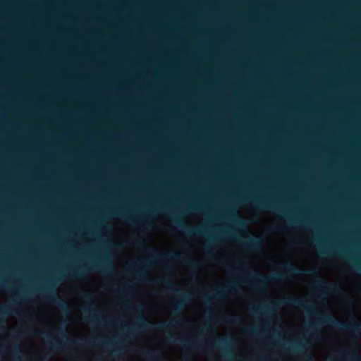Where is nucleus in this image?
<instances>
[{
  "mask_svg": "<svg viewBox=\"0 0 361 361\" xmlns=\"http://www.w3.org/2000/svg\"><path fill=\"white\" fill-rule=\"evenodd\" d=\"M137 322L139 324V327L142 329H149L152 325L149 319L142 316L137 318Z\"/></svg>",
  "mask_w": 361,
  "mask_h": 361,
  "instance_id": "21",
  "label": "nucleus"
},
{
  "mask_svg": "<svg viewBox=\"0 0 361 361\" xmlns=\"http://www.w3.org/2000/svg\"><path fill=\"white\" fill-rule=\"evenodd\" d=\"M10 307L8 305H4L0 307V314L7 315L9 314Z\"/></svg>",
  "mask_w": 361,
  "mask_h": 361,
  "instance_id": "28",
  "label": "nucleus"
},
{
  "mask_svg": "<svg viewBox=\"0 0 361 361\" xmlns=\"http://www.w3.org/2000/svg\"><path fill=\"white\" fill-rule=\"evenodd\" d=\"M314 284L317 288H321L325 287V283L320 279H317L314 281Z\"/></svg>",
  "mask_w": 361,
  "mask_h": 361,
  "instance_id": "29",
  "label": "nucleus"
},
{
  "mask_svg": "<svg viewBox=\"0 0 361 361\" xmlns=\"http://www.w3.org/2000/svg\"><path fill=\"white\" fill-rule=\"evenodd\" d=\"M322 317L317 322L310 324V329L314 331L318 325L320 324H330L337 329L353 332L356 334H361V324L355 322V318H353L354 322L350 324H345L343 322L335 318L333 314L330 313L321 312Z\"/></svg>",
  "mask_w": 361,
  "mask_h": 361,
  "instance_id": "2",
  "label": "nucleus"
},
{
  "mask_svg": "<svg viewBox=\"0 0 361 361\" xmlns=\"http://www.w3.org/2000/svg\"><path fill=\"white\" fill-rule=\"evenodd\" d=\"M328 289L330 293L336 294L341 292V287L340 285L331 284L328 287Z\"/></svg>",
  "mask_w": 361,
  "mask_h": 361,
  "instance_id": "26",
  "label": "nucleus"
},
{
  "mask_svg": "<svg viewBox=\"0 0 361 361\" xmlns=\"http://www.w3.org/2000/svg\"><path fill=\"white\" fill-rule=\"evenodd\" d=\"M113 214L119 215L120 216H122V217H125L127 222L134 224H136L137 223V221L133 216H126L125 214H123L122 212H113Z\"/></svg>",
  "mask_w": 361,
  "mask_h": 361,
  "instance_id": "25",
  "label": "nucleus"
},
{
  "mask_svg": "<svg viewBox=\"0 0 361 361\" xmlns=\"http://www.w3.org/2000/svg\"><path fill=\"white\" fill-rule=\"evenodd\" d=\"M288 346L293 352L302 353L306 358L312 359L311 354L305 351L307 347V343L306 341L295 343L288 342Z\"/></svg>",
  "mask_w": 361,
  "mask_h": 361,
  "instance_id": "17",
  "label": "nucleus"
},
{
  "mask_svg": "<svg viewBox=\"0 0 361 361\" xmlns=\"http://www.w3.org/2000/svg\"><path fill=\"white\" fill-rule=\"evenodd\" d=\"M101 343L102 344V345H104V346H109V345H112L113 343H111V342H107V341H102Z\"/></svg>",
  "mask_w": 361,
  "mask_h": 361,
  "instance_id": "37",
  "label": "nucleus"
},
{
  "mask_svg": "<svg viewBox=\"0 0 361 361\" xmlns=\"http://www.w3.org/2000/svg\"><path fill=\"white\" fill-rule=\"evenodd\" d=\"M184 322L185 320L183 318H180V319H175L171 320L168 324H154V326L157 329L167 331L170 329V327L177 326Z\"/></svg>",
  "mask_w": 361,
  "mask_h": 361,
  "instance_id": "18",
  "label": "nucleus"
},
{
  "mask_svg": "<svg viewBox=\"0 0 361 361\" xmlns=\"http://www.w3.org/2000/svg\"><path fill=\"white\" fill-rule=\"evenodd\" d=\"M345 355L348 357H356L357 359L360 358L359 355H357V352L355 350L350 349L345 353Z\"/></svg>",
  "mask_w": 361,
  "mask_h": 361,
  "instance_id": "27",
  "label": "nucleus"
},
{
  "mask_svg": "<svg viewBox=\"0 0 361 361\" xmlns=\"http://www.w3.org/2000/svg\"><path fill=\"white\" fill-rule=\"evenodd\" d=\"M87 321H89L92 324H95L97 322H99V321L97 318H92L91 319H87L85 318Z\"/></svg>",
  "mask_w": 361,
  "mask_h": 361,
  "instance_id": "36",
  "label": "nucleus"
},
{
  "mask_svg": "<svg viewBox=\"0 0 361 361\" xmlns=\"http://www.w3.org/2000/svg\"><path fill=\"white\" fill-rule=\"evenodd\" d=\"M87 269L101 271L103 273L115 272V268L112 265L109 258L105 256L96 262H92L88 267H80L75 269H71L68 271V273L71 278L78 279L82 277Z\"/></svg>",
  "mask_w": 361,
  "mask_h": 361,
  "instance_id": "4",
  "label": "nucleus"
},
{
  "mask_svg": "<svg viewBox=\"0 0 361 361\" xmlns=\"http://www.w3.org/2000/svg\"><path fill=\"white\" fill-rule=\"evenodd\" d=\"M237 283L236 281H232L230 282L231 284L225 285L224 286V288L222 290H217L215 295H212V291H207L204 293H202L200 295V298L205 302L207 305H211L214 303V300L223 297L226 293L228 291H233L235 290V283ZM212 308L211 306H208L207 307V312L212 313Z\"/></svg>",
  "mask_w": 361,
  "mask_h": 361,
  "instance_id": "7",
  "label": "nucleus"
},
{
  "mask_svg": "<svg viewBox=\"0 0 361 361\" xmlns=\"http://www.w3.org/2000/svg\"><path fill=\"white\" fill-rule=\"evenodd\" d=\"M0 287L2 288H8L7 283L4 281H1Z\"/></svg>",
  "mask_w": 361,
  "mask_h": 361,
  "instance_id": "34",
  "label": "nucleus"
},
{
  "mask_svg": "<svg viewBox=\"0 0 361 361\" xmlns=\"http://www.w3.org/2000/svg\"><path fill=\"white\" fill-rule=\"evenodd\" d=\"M82 299L89 304V307H85L82 310V312L84 314L87 313H93L100 312L99 310L97 307V305L94 301V295L92 293H84L82 295Z\"/></svg>",
  "mask_w": 361,
  "mask_h": 361,
  "instance_id": "15",
  "label": "nucleus"
},
{
  "mask_svg": "<svg viewBox=\"0 0 361 361\" xmlns=\"http://www.w3.org/2000/svg\"><path fill=\"white\" fill-rule=\"evenodd\" d=\"M18 361H21V359L20 357H18Z\"/></svg>",
  "mask_w": 361,
  "mask_h": 361,
  "instance_id": "46",
  "label": "nucleus"
},
{
  "mask_svg": "<svg viewBox=\"0 0 361 361\" xmlns=\"http://www.w3.org/2000/svg\"><path fill=\"white\" fill-rule=\"evenodd\" d=\"M253 202L255 203L256 209L257 210H268L281 213L286 216L285 212L278 204L264 198H254ZM288 221L292 225H301V221L298 219H293L287 217Z\"/></svg>",
  "mask_w": 361,
  "mask_h": 361,
  "instance_id": "6",
  "label": "nucleus"
},
{
  "mask_svg": "<svg viewBox=\"0 0 361 361\" xmlns=\"http://www.w3.org/2000/svg\"><path fill=\"white\" fill-rule=\"evenodd\" d=\"M241 245L252 251H258L263 247L264 240L260 236L250 237L247 240L241 241Z\"/></svg>",
  "mask_w": 361,
  "mask_h": 361,
  "instance_id": "14",
  "label": "nucleus"
},
{
  "mask_svg": "<svg viewBox=\"0 0 361 361\" xmlns=\"http://www.w3.org/2000/svg\"><path fill=\"white\" fill-rule=\"evenodd\" d=\"M283 302L289 306L302 308L307 312L310 310V306L307 305V302L299 297H288Z\"/></svg>",
  "mask_w": 361,
  "mask_h": 361,
  "instance_id": "16",
  "label": "nucleus"
},
{
  "mask_svg": "<svg viewBox=\"0 0 361 361\" xmlns=\"http://www.w3.org/2000/svg\"><path fill=\"white\" fill-rule=\"evenodd\" d=\"M133 246L140 248L142 250L151 254L152 258L154 259H171L175 261H182L191 269L198 267V264L193 259L188 257H183L180 252L176 251H169L166 252H158L152 247L147 246L143 240L141 238H135L132 241Z\"/></svg>",
  "mask_w": 361,
  "mask_h": 361,
  "instance_id": "1",
  "label": "nucleus"
},
{
  "mask_svg": "<svg viewBox=\"0 0 361 361\" xmlns=\"http://www.w3.org/2000/svg\"><path fill=\"white\" fill-rule=\"evenodd\" d=\"M241 322V317L239 316H233L231 322L235 324H239Z\"/></svg>",
  "mask_w": 361,
  "mask_h": 361,
  "instance_id": "30",
  "label": "nucleus"
},
{
  "mask_svg": "<svg viewBox=\"0 0 361 361\" xmlns=\"http://www.w3.org/2000/svg\"><path fill=\"white\" fill-rule=\"evenodd\" d=\"M123 306L127 308V309H129V310H133V307L131 306V305H129L128 304H124Z\"/></svg>",
  "mask_w": 361,
  "mask_h": 361,
  "instance_id": "41",
  "label": "nucleus"
},
{
  "mask_svg": "<svg viewBox=\"0 0 361 361\" xmlns=\"http://www.w3.org/2000/svg\"><path fill=\"white\" fill-rule=\"evenodd\" d=\"M130 331L133 332V329H129Z\"/></svg>",
  "mask_w": 361,
  "mask_h": 361,
  "instance_id": "47",
  "label": "nucleus"
},
{
  "mask_svg": "<svg viewBox=\"0 0 361 361\" xmlns=\"http://www.w3.org/2000/svg\"><path fill=\"white\" fill-rule=\"evenodd\" d=\"M163 285L170 291L175 292L180 298V300L172 306V312L174 315H180L183 307L190 300V296L187 293H183L179 288H177L178 285L174 283L171 280H165L162 281Z\"/></svg>",
  "mask_w": 361,
  "mask_h": 361,
  "instance_id": "5",
  "label": "nucleus"
},
{
  "mask_svg": "<svg viewBox=\"0 0 361 361\" xmlns=\"http://www.w3.org/2000/svg\"><path fill=\"white\" fill-rule=\"evenodd\" d=\"M181 345L184 347H200V342L198 340H193L192 341L189 340L180 341Z\"/></svg>",
  "mask_w": 361,
  "mask_h": 361,
  "instance_id": "24",
  "label": "nucleus"
},
{
  "mask_svg": "<svg viewBox=\"0 0 361 361\" xmlns=\"http://www.w3.org/2000/svg\"><path fill=\"white\" fill-rule=\"evenodd\" d=\"M143 226H144L145 227H148V225H147V224H143Z\"/></svg>",
  "mask_w": 361,
  "mask_h": 361,
  "instance_id": "43",
  "label": "nucleus"
},
{
  "mask_svg": "<svg viewBox=\"0 0 361 361\" xmlns=\"http://www.w3.org/2000/svg\"><path fill=\"white\" fill-rule=\"evenodd\" d=\"M231 219L238 226L245 227L246 224L245 221L235 212L230 211Z\"/></svg>",
  "mask_w": 361,
  "mask_h": 361,
  "instance_id": "20",
  "label": "nucleus"
},
{
  "mask_svg": "<svg viewBox=\"0 0 361 361\" xmlns=\"http://www.w3.org/2000/svg\"><path fill=\"white\" fill-rule=\"evenodd\" d=\"M173 222L175 224V225L180 228L181 230L183 231L184 233L188 234V235H207L209 237V240L210 241L215 240L216 239L208 234L207 232V229L204 227L201 228H191L186 226L185 224H183L181 220L178 218L177 216H173L172 217Z\"/></svg>",
  "mask_w": 361,
  "mask_h": 361,
  "instance_id": "12",
  "label": "nucleus"
},
{
  "mask_svg": "<svg viewBox=\"0 0 361 361\" xmlns=\"http://www.w3.org/2000/svg\"><path fill=\"white\" fill-rule=\"evenodd\" d=\"M247 332L251 335L264 334L267 330L260 329L258 326H250L247 329Z\"/></svg>",
  "mask_w": 361,
  "mask_h": 361,
  "instance_id": "23",
  "label": "nucleus"
},
{
  "mask_svg": "<svg viewBox=\"0 0 361 361\" xmlns=\"http://www.w3.org/2000/svg\"><path fill=\"white\" fill-rule=\"evenodd\" d=\"M137 264L138 266L142 265L143 267H147V260H146V259H138L137 262Z\"/></svg>",
  "mask_w": 361,
  "mask_h": 361,
  "instance_id": "31",
  "label": "nucleus"
},
{
  "mask_svg": "<svg viewBox=\"0 0 361 361\" xmlns=\"http://www.w3.org/2000/svg\"><path fill=\"white\" fill-rule=\"evenodd\" d=\"M7 330V328L4 326V322H3L2 325H0V331L4 332Z\"/></svg>",
  "mask_w": 361,
  "mask_h": 361,
  "instance_id": "39",
  "label": "nucleus"
},
{
  "mask_svg": "<svg viewBox=\"0 0 361 361\" xmlns=\"http://www.w3.org/2000/svg\"><path fill=\"white\" fill-rule=\"evenodd\" d=\"M56 290L53 283L49 282L47 284L46 288H41L39 290L46 296V298L54 302L59 309L63 312L67 313L70 312V308L68 302L59 296H55L54 292Z\"/></svg>",
  "mask_w": 361,
  "mask_h": 361,
  "instance_id": "8",
  "label": "nucleus"
},
{
  "mask_svg": "<svg viewBox=\"0 0 361 361\" xmlns=\"http://www.w3.org/2000/svg\"><path fill=\"white\" fill-rule=\"evenodd\" d=\"M66 329L60 328L58 331V334L60 335L62 338L66 340V342L59 341L55 339H51V336L49 334L47 331H35L36 334H40L46 338V343L49 348L53 351H59L64 346H71L76 347L79 345H87L89 346L90 345H97V343L94 341L92 343L90 341H84L82 342H78L73 340L68 341V335H67Z\"/></svg>",
  "mask_w": 361,
  "mask_h": 361,
  "instance_id": "3",
  "label": "nucleus"
},
{
  "mask_svg": "<svg viewBox=\"0 0 361 361\" xmlns=\"http://www.w3.org/2000/svg\"><path fill=\"white\" fill-rule=\"evenodd\" d=\"M118 292L120 293H122V294H126V289L125 288L120 287V288H118Z\"/></svg>",
  "mask_w": 361,
  "mask_h": 361,
  "instance_id": "35",
  "label": "nucleus"
},
{
  "mask_svg": "<svg viewBox=\"0 0 361 361\" xmlns=\"http://www.w3.org/2000/svg\"><path fill=\"white\" fill-rule=\"evenodd\" d=\"M169 339L170 341H173V342L176 341L177 340L176 338L173 335H172V334H170V336L169 337Z\"/></svg>",
  "mask_w": 361,
  "mask_h": 361,
  "instance_id": "40",
  "label": "nucleus"
},
{
  "mask_svg": "<svg viewBox=\"0 0 361 361\" xmlns=\"http://www.w3.org/2000/svg\"><path fill=\"white\" fill-rule=\"evenodd\" d=\"M251 276L256 282V284L252 285V286L258 290H263L265 285L270 281H281L286 279V274L278 272L270 276H266L257 273H254Z\"/></svg>",
  "mask_w": 361,
  "mask_h": 361,
  "instance_id": "9",
  "label": "nucleus"
},
{
  "mask_svg": "<svg viewBox=\"0 0 361 361\" xmlns=\"http://www.w3.org/2000/svg\"><path fill=\"white\" fill-rule=\"evenodd\" d=\"M348 302H350V303H353V301H352V300H351V299H349V300H348Z\"/></svg>",
  "mask_w": 361,
  "mask_h": 361,
  "instance_id": "44",
  "label": "nucleus"
},
{
  "mask_svg": "<svg viewBox=\"0 0 361 361\" xmlns=\"http://www.w3.org/2000/svg\"><path fill=\"white\" fill-rule=\"evenodd\" d=\"M278 267L279 269H283L291 275H317L318 271L315 269H302L298 267L295 266L290 262H277Z\"/></svg>",
  "mask_w": 361,
  "mask_h": 361,
  "instance_id": "11",
  "label": "nucleus"
},
{
  "mask_svg": "<svg viewBox=\"0 0 361 361\" xmlns=\"http://www.w3.org/2000/svg\"><path fill=\"white\" fill-rule=\"evenodd\" d=\"M318 247L319 248V252L322 255H326L327 252L325 251L326 248L330 252H334V253H336L339 255L341 257H345L349 260L350 262L352 267L355 269L357 271H359L361 272V264L360 262L357 260L356 259L351 257L348 253V252L346 250L340 249V250H336L334 247L332 245H329L328 247L322 245V244H318Z\"/></svg>",
  "mask_w": 361,
  "mask_h": 361,
  "instance_id": "10",
  "label": "nucleus"
},
{
  "mask_svg": "<svg viewBox=\"0 0 361 361\" xmlns=\"http://www.w3.org/2000/svg\"><path fill=\"white\" fill-rule=\"evenodd\" d=\"M39 361H47L46 357H42L39 360Z\"/></svg>",
  "mask_w": 361,
  "mask_h": 361,
  "instance_id": "42",
  "label": "nucleus"
},
{
  "mask_svg": "<svg viewBox=\"0 0 361 361\" xmlns=\"http://www.w3.org/2000/svg\"><path fill=\"white\" fill-rule=\"evenodd\" d=\"M271 307L267 305V304H264V305H259L257 307H253L250 309V311L254 313V314H259V313H262V311L264 312H269V311H271Z\"/></svg>",
  "mask_w": 361,
  "mask_h": 361,
  "instance_id": "22",
  "label": "nucleus"
},
{
  "mask_svg": "<svg viewBox=\"0 0 361 361\" xmlns=\"http://www.w3.org/2000/svg\"><path fill=\"white\" fill-rule=\"evenodd\" d=\"M315 240H316L317 242H319V239L318 238H317L315 239Z\"/></svg>",
  "mask_w": 361,
  "mask_h": 361,
  "instance_id": "45",
  "label": "nucleus"
},
{
  "mask_svg": "<svg viewBox=\"0 0 361 361\" xmlns=\"http://www.w3.org/2000/svg\"><path fill=\"white\" fill-rule=\"evenodd\" d=\"M13 349L16 352H21V348H20V345L18 344L15 345Z\"/></svg>",
  "mask_w": 361,
  "mask_h": 361,
  "instance_id": "38",
  "label": "nucleus"
},
{
  "mask_svg": "<svg viewBox=\"0 0 361 361\" xmlns=\"http://www.w3.org/2000/svg\"><path fill=\"white\" fill-rule=\"evenodd\" d=\"M142 354L146 358L153 361H159L162 358L159 353H157L151 349H145L142 350Z\"/></svg>",
  "mask_w": 361,
  "mask_h": 361,
  "instance_id": "19",
  "label": "nucleus"
},
{
  "mask_svg": "<svg viewBox=\"0 0 361 361\" xmlns=\"http://www.w3.org/2000/svg\"><path fill=\"white\" fill-rule=\"evenodd\" d=\"M232 343L233 338L231 337L219 338L214 343V345L223 353L224 357L228 360H233L235 357V355L228 349Z\"/></svg>",
  "mask_w": 361,
  "mask_h": 361,
  "instance_id": "13",
  "label": "nucleus"
},
{
  "mask_svg": "<svg viewBox=\"0 0 361 361\" xmlns=\"http://www.w3.org/2000/svg\"><path fill=\"white\" fill-rule=\"evenodd\" d=\"M190 209L192 211H195V212H200L201 210H202V207H200V206H197V205H191L190 207Z\"/></svg>",
  "mask_w": 361,
  "mask_h": 361,
  "instance_id": "32",
  "label": "nucleus"
},
{
  "mask_svg": "<svg viewBox=\"0 0 361 361\" xmlns=\"http://www.w3.org/2000/svg\"><path fill=\"white\" fill-rule=\"evenodd\" d=\"M240 266H241V264H238L237 266L235 267V269L229 270V272L232 273V274H234L237 271H240Z\"/></svg>",
  "mask_w": 361,
  "mask_h": 361,
  "instance_id": "33",
  "label": "nucleus"
}]
</instances>
